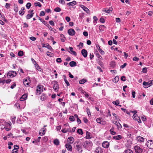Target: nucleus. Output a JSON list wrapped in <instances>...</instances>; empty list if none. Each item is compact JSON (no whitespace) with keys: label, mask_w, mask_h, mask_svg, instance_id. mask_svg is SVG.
<instances>
[{"label":"nucleus","mask_w":153,"mask_h":153,"mask_svg":"<svg viewBox=\"0 0 153 153\" xmlns=\"http://www.w3.org/2000/svg\"><path fill=\"white\" fill-rule=\"evenodd\" d=\"M74 147L76 150L79 153H81L82 152V146L78 144V142H76L74 143Z\"/></svg>","instance_id":"nucleus-1"},{"label":"nucleus","mask_w":153,"mask_h":153,"mask_svg":"<svg viewBox=\"0 0 153 153\" xmlns=\"http://www.w3.org/2000/svg\"><path fill=\"white\" fill-rule=\"evenodd\" d=\"M143 84L144 88H148L153 84V80L149 81L148 82L145 81L143 82Z\"/></svg>","instance_id":"nucleus-2"},{"label":"nucleus","mask_w":153,"mask_h":153,"mask_svg":"<svg viewBox=\"0 0 153 153\" xmlns=\"http://www.w3.org/2000/svg\"><path fill=\"white\" fill-rule=\"evenodd\" d=\"M92 145V143L90 141H86L84 142L83 144V146L84 148H87Z\"/></svg>","instance_id":"nucleus-3"},{"label":"nucleus","mask_w":153,"mask_h":153,"mask_svg":"<svg viewBox=\"0 0 153 153\" xmlns=\"http://www.w3.org/2000/svg\"><path fill=\"white\" fill-rule=\"evenodd\" d=\"M134 149L136 153H142L143 152V149L138 146H134Z\"/></svg>","instance_id":"nucleus-4"},{"label":"nucleus","mask_w":153,"mask_h":153,"mask_svg":"<svg viewBox=\"0 0 153 153\" xmlns=\"http://www.w3.org/2000/svg\"><path fill=\"white\" fill-rule=\"evenodd\" d=\"M33 10H30L28 11V13L29 14H28L26 16L27 19H29L33 16L34 14V13H33Z\"/></svg>","instance_id":"nucleus-5"},{"label":"nucleus","mask_w":153,"mask_h":153,"mask_svg":"<svg viewBox=\"0 0 153 153\" xmlns=\"http://www.w3.org/2000/svg\"><path fill=\"white\" fill-rule=\"evenodd\" d=\"M147 145L148 148L150 149H153V140H148L147 142Z\"/></svg>","instance_id":"nucleus-6"},{"label":"nucleus","mask_w":153,"mask_h":153,"mask_svg":"<svg viewBox=\"0 0 153 153\" xmlns=\"http://www.w3.org/2000/svg\"><path fill=\"white\" fill-rule=\"evenodd\" d=\"M43 87L42 86H38L37 87L36 94L37 95H39L43 91L42 90Z\"/></svg>","instance_id":"nucleus-7"},{"label":"nucleus","mask_w":153,"mask_h":153,"mask_svg":"<svg viewBox=\"0 0 153 153\" xmlns=\"http://www.w3.org/2000/svg\"><path fill=\"white\" fill-rule=\"evenodd\" d=\"M79 6L84 11L86 12L87 13L89 14L90 13V11L85 6L82 4H80Z\"/></svg>","instance_id":"nucleus-8"},{"label":"nucleus","mask_w":153,"mask_h":153,"mask_svg":"<svg viewBox=\"0 0 153 153\" xmlns=\"http://www.w3.org/2000/svg\"><path fill=\"white\" fill-rule=\"evenodd\" d=\"M68 32L69 35L71 36H74L75 33V30L72 28L69 29L68 30Z\"/></svg>","instance_id":"nucleus-9"},{"label":"nucleus","mask_w":153,"mask_h":153,"mask_svg":"<svg viewBox=\"0 0 153 153\" xmlns=\"http://www.w3.org/2000/svg\"><path fill=\"white\" fill-rule=\"evenodd\" d=\"M16 75V73L15 71H11L9 72L7 74L8 76H9L10 77L12 76L13 77L15 76Z\"/></svg>","instance_id":"nucleus-10"},{"label":"nucleus","mask_w":153,"mask_h":153,"mask_svg":"<svg viewBox=\"0 0 153 153\" xmlns=\"http://www.w3.org/2000/svg\"><path fill=\"white\" fill-rule=\"evenodd\" d=\"M81 53L84 57L86 58L87 57L88 54V53L86 50L85 49L82 50L81 51Z\"/></svg>","instance_id":"nucleus-11"},{"label":"nucleus","mask_w":153,"mask_h":153,"mask_svg":"<svg viewBox=\"0 0 153 153\" xmlns=\"http://www.w3.org/2000/svg\"><path fill=\"white\" fill-rule=\"evenodd\" d=\"M30 79L28 78V79H24L23 81V83L25 85H29V82H30Z\"/></svg>","instance_id":"nucleus-12"},{"label":"nucleus","mask_w":153,"mask_h":153,"mask_svg":"<svg viewBox=\"0 0 153 153\" xmlns=\"http://www.w3.org/2000/svg\"><path fill=\"white\" fill-rule=\"evenodd\" d=\"M102 145L104 148H107L109 146V143L107 141H105L102 143Z\"/></svg>","instance_id":"nucleus-13"},{"label":"nucleus","mask_w":153,"mask_h":153,"mask_svg":"<svg viewBox=\"0 0 153 153\" xmlns=\"http://www.w3.org/2000/svg\"><path fill=\"white\" fill-rule=\"evenodd\" d=\"M68 143L71 144H72L74 141V139L73 137H69L68 139Z\"/></svg>","instance_id":"nucleus-14"},{"label":"nucleus","mask_w":153,"mask_h":153,"mask_svg":"<svg viewBox=\"0 0 153 153\" xmlns=\"http://www.w3.org/2000/svg\"><path fill=\"white\" fill-rule=\"evenodd\" d=\"M69 143H67L65 144V146L67 150L69 151H71L72 150V148L71 146Z\"/></svg>","instance_id":"nucleus-15"},{"label":"nucleus","mask_w":153,"mask_h":153,"mask_svg":"<svg viewBox=\"0 0 153 153\" xmlns=\"http://www.w3.org/2000/svg\"><path fill=\"white\" fill-rule=\"evenodd\" d=\"M47 98V95L45 94H43L40 96V99L41 101H43L46 99Z\"/></svg>","instance_id":"nucleus-16"},{"label":"nucleus","mask_w":153,"mask_h":153,"mask_svg":"<svg viewBox=\"0 0 153 153\" xmlns=\"http://www.w3.org/2000/svg\"><path fill=\"white\" fill-rule=\"evenodd\" d=\"M46 131L45 128H43L40 130L39 132V134L40 135H43L45 134V132Z\"/></svg>","instance_id":"nucleus-17"},{"label":"nucleus","mask_w":153,"mask_h":153,"mask_svg":"<svg viewBox=\"0 0 153 153\" xmlns=\"http://www.w3.org/2000/svg\"><path fill=\"white\" fill-rule=\"evenodd\" d=\"M69 49H70V51H69V52H70L71 54H73L75 56H76V55H77L76 53V52L73 51V48L72 47H69Z\"/></svg>","instance_id":"nucleus-18"},{"label":"nucleus","mask_w":153,"mask_h":153,"mask_svg":"<svg viewBox=\"0 0 153 153\" xmlns=\"http://www.w3.org/2000/svg\"><path fill=\"white\" fill-rule=\"evenodd\" d=\"M76 4V2L75 1H73L72 2L68 3L67 5L69 6H74Z\"/></svg>","instance_id":"nucleus-19"},{"label":"nucleus","mask_w":153,"mask_h":153,"mask_svg":"<svg viewBox=\"0 0 153 153\" xmlns=\"http://www.w3.org/2000/svg\"><path fill=\"white\" fill-rule=\"evenodd\" d=\"M71 67H74L76 65V63L74 61H72L71 62L69 63Z\"/></svg>","instance_id":"nucleus-20"},{"label":"nucleus","mask_w":153,"mask_h":153,"mask_svg":"<svg viewBox=\"0 0 153 153\" xmlns=\"http://www.w3.org/2000/svg\"><path fill=\"white\" fill-rule=\"evenodd\" d=\"M27 97V96L26 95H23L20 98V101H23L25 100Z\"/></svg>","instance_id":"nucleus-21"},{"label":"nucleus","mask_w":153,"mask_h":153,"mask_svg":"<svg viewBox=\"0 0 153 153\" xmlns=\"http://www.w3.org/2000/svg\"><path fill=\"white\" fill-rule=\"evenodd\" d=\"M122 137L120 135L114 136L113 138L116 140H119L121 139Z\"/></svg>","instance_id":"nucleus-22"},{"label":"nucleus","mask_w":153,"mask_h":153,"mask_svg":"<svg viewBox=\"0 0 153 153\" xmlns=\"http://www.w3.org/2000/svg\"><path fill=\"white\" fill-rule=\"evenodd\" d=\"M137 139L139 141L143 142L144 141V139L142 137L139 136L137 137Z\"/></svg>","instance_id":"nucleus-23"},{"label":"nucleus","mask_w":153,"mask_h":153,"mask_svg":"<svg viewBox=\"0 0 153 153\" xmlns=\"http://www.w3.org/2000/svg\"><path fill=\"white\" fill-rule=\"evenodd\" d=\"M91 133L88 131L86 132V138L87 139H90L91 138Z\"/></svg>","instance_id":"nucleus-24"},{"label":"nucleus","mask_w":153,"mask_h":153,"mask_svg":"<svg viewBox=\"0 0 153 153\" xmlns=\"http://www.w3.org/2000/svg\"><path fill=\"white\" fill-rule=\"evenodd\" d=\"M54 144L58 146L59 144V142L58 139H55L53 141Z\"/></svg>","instance_id":"nucleus-25"},{"label":"nucleus","mask_w":153,"mask_h":153,"mask_svg":"<svg viewBox=\"0 0 153 153\" xmlns=\"http://www.w3.org/2000/svg\"><path fill=\"white\" fill-rule=\"evenodd\" d=\"M114 128L112 127L110 130L111 134L112 135H115L116 134V132L114 131Z\"/></svg>","instance_id":"nucleus-26"},{"label":"nucleus","mask_w":153,"mask_h":153,"mask_svg":"<svg viewBox=\"0 0 153 153\" xmlns=\"http://www.w3.org/2000/svg\"><path fill=\"white\" fill-rule=\"evenodd\" d=\"M87 81V80L86 79H83L82 80L79 81V83L80 84H83L85 82H86Z\"/></svg>","instance_id":"nucleus-27"},{"label":"nucleus","mask_w":153,"mask_h":153,"mask_svg":"<svg viewBox=\"0 0 153 153\" xmlns=\"http://www.w3.org/2000/svg\"><path fill=\"white\" fill-rule=\"evenodd\" d=\"M86 111L89 117H91V114L89 109L88 108H87L86 109Z\"/></svg>","instance_id":"nucleus-28"},{"label":"nucleus","mask_w":153,"mask_h":153,"mask_svg":"<svg viewBox=\"0 0 153 153\" xmlns=\"http://www.w3.org/2000/svg\"><path fill=\"white\" fill-rule=\"evenodd\" d=\"M124 153H134L132 150L129 149L126 150L124 151Z\"/></svg>","instance_id":"nucleus-29"},{"label":"nucleus","mask_w":153,"mask_h":153,"mask_svg":"<svg viewBox=\"0 0 153 153\" xmlns=\"http://www.w3.org/2000/svg\"><path fill=\"white\" fill-rule=\"evenodd\" d=\"M77 132L79 134L82 135L83 134V132L81 129H79L77 130Z\"/></svg>","instance_id":"nucleus-30"},{"label":"nucleus","mask_w":153,"mask_h":153,"mask_svg":"<svg viewBox=\"0 0 153 153\" xmlns=\"http://www.w3.org/2000/svg\"><path fill=\"white\" fill-rule=\"evenodd\" d=\"M59 87L56 84H55L53 86V89L54 90L57 91H58V89Z\"/></svg>","instance_id":"nucleus-31"},{"label":"nucleus","mask_w":153,"mask_h":153,"mask_svg":"<svg viewBox=\"0 0 153 153\" xmlns=\"http://www.w3.org/2000/svg\"><path fill=\"white\" fill-rule=\"evenodd\" d=\"M1 17L2 18L1 19L2 20L4 21V22H7V19L5 18L4 16V15H1Z\"/></svg>","instance_id":"nucleus-32"},{"label":"nucleus","mask_w":153,"mask_h":153,"mask_svg":"<svg viewBox=\"0 0 153 153\" xmlns=\"http://www.w3.org/2000/svg\"><path fill=\"white\" fill-rule=\"evenodd\" d=\"M112 103L114 105H118L119 104L120 102L118 100H117L115 101H113Z\"/></svg>","instance_id":"nucleus-33"},{"label":"nucleus","mask_w":153,"mask_h":153,"mask_svg":"<svg viewBox=\"0 0 153 153\" xmlns=\"http://www.w3.org/2000/svg\"><path fill=\"white\" fill-rule=\"evenodd\" d=\"M45 48H46L49 50H51L52 49L51 47L49 45L48 43H46L45 44Z\"/></svg>","instance_id":"nucleus-34"},{"label":"nucleus","mask_w":153,"mask_h":153,"mask_svg":"<svg viewBox=\"0 0 153 153\" xmlns=\"http://www.w3.org/2000/svg\"><path fill=\"white\" fill-rule=\"evenodd\" d=\"M11 5L10 4L6 3L5 6V7L7 9H9Z\"/></svg>","instance_id":"nucleus-35"},{"label":"nucleus","mask_w":153,"mask_h":153,"mask_svg":"<svg viewBox=\"0 0 153 153\" xmlns=\"http://www.w3.org/2000/svg\"><path fill=\"white\" fill-rule=\"evenodd\" d=\"M54 10L56 12H59L61 11V9L59 7H57L54 9Z\"/></svg>","instance_id":"nucleus-36"},{"label":"nucleus","mask_w":153,"mask_h":153,"mask_svg":"<svg viewBox=\"0 0 153 153\" xmlns=\"http://www.w3.org/2000/svg\"><path fill=\"white\" fill-rule=\"evenodd\" d=\"M96 55L99 58V60H101L102 59V56L98 53H96Z\"/></svg>","instance_id":"nucleus-37"},{"label":"nucleus","mask_w":153,"mask_h":153,"mask_svg":"<svg viewBox=\"0 0 153 153\" xmlns=\"http://www.w3.org/2000/svg\"><path fill=\"white\" fill-rule=\"evenodd\" d=\"M41 138V137H39L37 139L35 140L36 145H37L38 142L40 141Z\"/></svg>","instance_id":"nucleus-38"},{"label":"nucleus","mask_w":153,"mask_h":153,"mask_svg":"<svg viewBox=\"0 0 153 153\" xmlns=\"http://www.w3.org/2000/svg\"><path fill=\"white\" fill-rule=\"evenodd\" d=\"M31 5V4L30 3L28 2L27 3L26 6L27 8L28 9H29L30 8Z\"/></svg>","instance_id":"nucleus-39"},{"label":"nucleus","mask_w":153,"mask_h":153,"mask_svg":"<svg viewBox=\"0 0 153 153\" xmlns=\"http://www.w3.org/2000/svg\"><path fill=\"white\" fill-rule=\"evenodd\" d=\"M18 55L20 56H22L23 55V52L22 51H20L18 53Z\"/></svg>","instance_id":"nucleus-40"},{"label":"nucleus","mask_w":153,"mask_h":153,"mask_svg":"<svg viewBox=\"0 0 153 153\" xmlns=\"http://www.w3.org/2000/svg\"><path fill=\"white\" fill-rule=\"evenodd\" d=\"M100 148L98 147L96 149L95 151V152L96 153H100Z\"/></svg>","instance_id":"nucleus-41"},{"label":"nucleus","mask_w":153,"mask_h":153,"mask_svg":"<svg viewBox=\"0 0 153 153\" xmlns=\"http://www.w3.org/2000/svg\"><path fill=\"white\" fill-rule=\"evenodd\" d=\"M142 72L144 73H146L147 72V68L145 67L143 69Z\"/></svg>","instance_id":"nucleus-42"},{"label":"nucleus","mask_w":153,"mask_h":153,"mask_svg":"<svg viewBox=\"0 0 153 153\" xmlns=\"http://www.w3.org/2000/svg\"><path fill=\"white\" fill-rule=\"evenodd\" d=\"M34 5L36 6H38L40 7H41L42 6V5L39 2H37V3H34Z\"/></svg>","instance_id":"nucleus-43"},{"label":"nucleus","mask_w":153,"mask_h":153,"mask_svg":"<svg viewBox=\"0 0 153 153\" xmlns=\"http://www.w3.org/2000/svg\"><path fill=\"white\" fill-rule=\"evenodd\" d=\"M114 81L113 80L114 82H117L119 80V78L118 76H116L114 78Z\"/></svg>","instance_id":"nucleus-44"},{"label":"nucleus","mask_w":153,"mask_h":153,"mask_svg":"<svg viewBox=\"0 0 153 153\" xmlns=\"http://www.w3.org/2000/svg\"><path fill=\"white\" fill-rule=\"evenodd\" d=\"M69 120L71 121H74L75 120V119L74 116H70L69 117Z\"/></svg>","instance_id":"nucleus-45"},{"label":"nucleus","mask_w":153,"mask_h":153,"mask_svg":"<svg viewBox=\"0 0 153 153\" xmlns=\"http://www.w3.org/2000/svg\"><path fill=\"white\" fill-rule=\"evenodd\" d=\"M14 149L13 150H14V151H15V150H16V151H17V149H19V147L18 145H15L14 146Z\"/></svg>","instance_id":"nucleus-46"},{"label":"nucleus","mask_w":153,"mask_h":153,"mask_svg":"<svg viewBox=\"0 0 153 153\" xmlns=\"http://www.w3.org/2000/svg\"><path fill=\"white\" fill-rule=\"evenodd\" d=\"M25 13V11L23 10H20L19 12V13L20 15L22 16Z\"/></svg>","instance_id":"nucleus-47"},{"label":"nucleus","mask_w":153,"mask_h":153,"mask_svg":"<svg viewBox=\"0 0 153 153\" xmlns=\"http://www.w3.org/2000/svg\"><path fill=\"white\" fill-rule=\"evenodd\" d=\"M96 121L98 123H101L102 121L101 118H97L96 120Z\"/></svg>","instance_id":"nucleus-48"},{"label":"nucleus","mask_w":153,"mask_h":153,"mask_svg":"<svg viewBox=\"0 0 153 153\" xmlns=\"http://www.w3.org/2000/svg\"><path fill=\"white\" fill-rule=\"evenodd\" d=\"M34 65H35V68L37 70H39V69H40V67L36 63V64H35Z\"/></svg>","instance_id":"nucleus-49"},{"label":"nucleus","mask_w":153,"mask_h":153,"mask_svg":"<svg viewBox=\"0 0 153 153\" xmlns=\"http://www.w3.org/2000/svg\"><path fill=\"white\" fill-rule=\"evenodd\" d=\"M99 52L101 53L102 55H104L105 54V52L104 51H103L101 49H100L99 50H98Z\"/></svg>","instance_id":"nucleus-50"},{"label":"nucleus","mask_w":153,"mask_h":153,"mask_svg":"<svg viewBox=\"0 0 153 153\" xmlns=\"http://www.w3.org/2000/svg\"><path fill=\"white\" fill-rule=\"evenodd\" d=\"M62 61V60L60 58H58L56 59V62L58 63H61Z\"/></svg>","instance_id":"nucleus-51"},{"label":"nucleus","mask_w":153,"mask_h":153,"mask_svg":"<svg viewBox=\"0 0 153 153\" xmlns=\"http://www.w3.org/2000/svg\"><path fill=\"white\" fill-rule=\"evenodd\" d=\"M45 13L44 12V11H42L40 12L39 16H44L45 15Z\"/></svg>","instance_id":"nucleus-52"},{"label":"nucleus","mask_w":153,"mask_h":153,"mask_svg":"<svg viewBox=\"0 0 153 153\" xmlns=\"http://www.w3.org/2000/svg\"><path fill=\"white\" fill-rule=\"evenodd\" d=\"M64 81L67 86L70 85V84L66 79H65Z\"/></svg>","instance_id":"nucleus-53"},{"label":"nucleus","mask_w":153,"mask_h":153,"mask_svg":"<svg viewBox=\"0 0 153 153\" xmlns=\"http://www.w3.org/2000/svg\"><path fill=\"white\" fill-rule=\"evenodd\" d=\"M121 80L123 81H125L126 80V77L124 76H122L121 77Z\"/></svg>","instance_id":"nucleus-54"},{"label":"nucleus","mask_w":153,"mask_h":153,"mask_svg":"<svg viewBox=\"0 0 153 153\" xmlns=\"http://www.w3.org/2000/svg\"><path fill=\"white\" fill-rule=\"evenodd\" d=\"M137 119L136 120H137L138 122L139 123H141V121L139 117H137Z\"/></svg>","instance_id":"nucleus-55"},{"label":"nucleus","mask_w":153,"mask_h":153,"mask_svg":"<svg viewBox=\"0 0 153 153\" xmlns=\"http://www.w3.org/2000/svg\"><path fill=\"white\" fill-rule=\"evenodd\" d=\"M127 64L126 63H124L123 65H122L120 67V68L123 69L124 68L126 65Z\"/></svg>","instance_id":"nucleus-56"},{"label":"nucleus","mask_w":153,"mask_h":153,"mask_svg":"<svg viewBox=\"0 0 153 153\" xmlns=\"http://www.w3.org/2000/svg\"><path fill=\"white\" fill-rule=\"evenodd\" d=\"M44 24L46 25L47 27L48 28H49V27L48 26H49V25L47 23V22H45V21L43 23Z\"/></svg>","instance_id":"nucleus-57"},{"label":"nucleus","mask_w":153,"mask_h":153,"mask_svg":"<svg viewBox=\"0 0 153 153\" xmlns=\"http://www.w3.org/2000/svg\"><path fill=\"white\" fill-rule=\"evenodd\" d=\"M61 128V125L58 126H57L56 127V129L57 130V131H59Z\"/></svg>","instance_id":"nucleus-58"},{"label":"nucleus","mask_w":153,"mask_h":153,"mask_svg":"<svg viewBox=\"0 0 153 153\" xmlns=\"http://www.w3.org/2000/svg\"><path fill=\"white\" fill-rule=\"evenodd\" d=\"M100 22L102 23H103L105 22V20L104 18H101L100 19Z\"/></svg>","instance_id":"nucleus-59"},{"label":"nucleus","mask_w":153,"mask_h":153,"mask_svg":"<svg viewBox=\"0 0 153 153\" xmlns=\"http://www.w3.org/2000/svg\"><path fill=\"white\" fill-rule=\"evenodd\" d=\"M59 2L63 4H64L65 3L64 0H60L59 1Z\"/></svg>","instance_id":"nucleus-60"},{"label":"nucleus","mask_w":153,"mask_h":153,"mask_svg":"<svg viewBox=\"0 0 153 153\" xmlns=\"http://www.w3.org/2000/svg\"><path fill=\"white\" fill-rule=\"evenodd\" d=\"M65 20L68 22H69L70 21V18L69 17L66 16L65 17Z\"/></svg>","instance_id":"nucleus-61"},{"label":"nucleus","mask_w":153,"mask_h":153,"mask_svg":"<svg viewBox=\"0 0 153 153\" xmlns=\"http://www.w3.org/2000/svg\"><path fill=\"white\" fill-rule=\"evenodd\" d=\"M49 24L52 26H54V23L52 21H50L49 22Z\"/></svg>","instance_id":"nucleus-62"},{"label":"nucleus","mask_w":153,"mask_h":153,"mask_svg":"<svg viewBox=\"0 0 153 153\" xmlns=\"http://www.w3.org/2000/svg\"><path fill=\"white\" fill-rule=\"evenodd\" d=\"M133 60L137 61L139 60V58L136 56L134 57L133 58Z\"/></svg>","instance_id":"nucleus-63"},{"label":"nucleus","mask_w":153,"mask_h":153,"mask_svg":"<svg viewBox=\"0 0 153 153\" xmlns=\"http://www.w3.org/2000/svg\"><path fill=\"white\" fill-rule=\"evenodd\" d=\"M61 131L63 133H66L67 132V130L66 128H64V129H62Z\"/></svg>","instance_id":"nucleus-64"}]
</instances>
